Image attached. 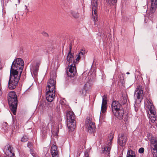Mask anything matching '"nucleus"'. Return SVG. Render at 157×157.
Listing matches in <instances>:
<instances>
[{"mask_svg":"<svg viewBox=\"0 0 157 157\" xmlns=\"http://www.w3.org/2000/svg\"><path fill=\"white\" fill-rule=\"evenodd\" d=\"M24 63L23 60L17 58L12 63L10 69L9 78H20L24 67Z\"/></svg>","mask_w":157,"mask_h":157,"instance_id":"nucleus-1","label":"nucleus"},{"mask_svg":"<svg viewBox=\"0 0 157 157\" xmlns=\"http://www.w3.org/2000/svg\"><path fill=\"white\" fill-rule=\"evenodd\" d=\"M67 61L69 62V65L67 69V75L70 78L73 77L76 74L77 71L73 55L69 52L67 58Z\"/></svg>","mask_w":157,"mask_h":157,"instance_id":"nucleus-2","label":"nucleus"},{"mask_svg":"<svg viewBox=\"0 0 157 157\" xmlns=\"http://www.w3.org/2000/svg\"><path fill=\"white\" fill-rule=\"evenodd\" d=\"M67 118V125L70 130L73 131L75 127V116L71 109L67 110L66 113Z\"/></svg>","mask_w":157,"mask_h":157,"instance_id":"nucleus-3","label":"nucleus"},{"mask_svg":"<svg viewBox=\"0 0 157 157\" xmlns=\"http://www.w3.org/2000/svg\"><path fill=\"white\" fill-rule=\"evenodd\" d=\"M143 96V90L141 86L139 85L137 86L134 94V98L135 100L136 103H140Z\"/></svg>","mask_w":157,"mask_h":157,"instance_id":"nucleus-4","label":"nucleus"},{"mask_svg":"<svg viewBox=\"0 0 157 157\" xmlns=\"http://www.w3.org/2000/svg\"><path fill=\"white\" fill-rule=\"evenodd\" d=\"M98 0H92L91 7L92 9V18L94 22L95 25H96V22L98 21V14L97 13Z\"/></svg>","mask_w":157,"mask_h":157,"instance_id":"nucleus-5","label":"nucleus"},{"mask_svg":"<svg viewBox=\"0 0 157 157\" xmlns=\"http://www.w3.org/2000/svg\"><path fill=\"white\" fill-rule=\"evenodd\" d=\"M113 138V136L112 134L109 135L108 136V140H108L109 141L108 144H107V146L104 147L102 150V152L107 155H109L110 154V151L111 149L112 141Z\"/></svg>","mask_w":157,"mask_h":157,"instance_id":"nucleus-6","label":"nucleus"},{"mask_svg":"<svg viewBox=\"0 0 157 157\" xmlns=\"http://www.w3.org/2000/svg\"><path fill=\"white\" fill-rule=\"evenodd\" d=\"M85 123L86 127L88 129L89 132L92 133L95 131V124L91 121V119L90 117H87Z\"/></svg>","mask_w":157,"mask_h":157,"instance_id":"nucleus-7","label":"nucleus"},{"mask_svg":"<svg viewBox=\"0 0 157 157\" xmlns=\"http://www.w3.org/2000/svg\"><path fill=\"white\" fill-rule=\"evenodd\" d=\"M40 63H37L32 65L30 68L31 74L34 78H37Z\"/></svg>","mask_w":157,"mask_h":157,"instance_id":"nucleus-8","label":"nucleus"},{"mask_svg":"<svg viewBox=\"0 0 157 157\" xmlns=\"http://www.w3.org/2000/svg\"><path fill=\"white\" fill-rule=\"evenodd\" d=\"M56 83L55 79H49L47 83L46 90L56 91Z\"/></svg>","mask_w":157,"mask_h":157,"instance_id":"nucleus-9","label":"nucleus"},{"mask_svg":"<svg viewBox=\"0 0 157 157\" xmlns=\"http://www.w3.org/2000/svg\"><path fill=\"white\" fill-rule=\"evenodd\" d=\"M3 151L8 157H14L13 148L9 144L7 145L5 147Z\"/></svg>","mask_w":157,"mask_h":157,"instance_id":"nucleus-10","label":"nucleus"},{"mask_svg":"<svg viewBox=\"0 0 157 157\" xmlns=\"http://www.w3.org/2000/svg\"><path fill=\"white\" fill-rule=\"evenodd\" d=\"M145 106L149 109L151 113L150 114L155 115V114H157L156 110L154 105L149 100H147L146 102Z\"/></svg>","mask_w":157,"mask_h":157,"instance_id":"nucleus-11","label":"nucleus"},{"mask_svg":"<svg viewBox=\"0 0 157 157\" xmlns=\"http://www.w3.org/2000/svg\"><path fill=\"white\" fill-rule=\"evenodd\" d=\"M151 151L152 152H154L153 156L157 157V140L155 139H153L151 141Z\"/></svg>","mask_w":157,"mask_h":157,"instance_id":"nucleus-12","label":"nucleus"},{"mask_svg":"<svg viewBox=\"0 0 157 157\" xmlns=\"http://www.w3.org/2000/svg\"><path fill=\"white\" fill-rule=\"evenodd\" d=\"M46 97L47 100L49 102H52L55 96L56 91L52 90H46Z\"/></svg>","mask_w":157,"mask_h":157,"instance_id":"nucleus-13","label":"nucleus"},{"mask_svg":"<svg viewBox=\"0 0 157 157\" xmlns=\"http://www.w3.org/2000/svg\"><path fill=\"white\" fill-rule=\"evenodd\" d=\"M92 81L91 79L89 80L84 85L82 91V94L83 96H85L87 93V92L90 90L91 86L92 85Z\"/></svg>","mask_w":157,"mask_h":157,"instance_id":"nucleus-14","label":"nucleus"},{"mask_svg":"<svg viewBox=\"0 0 157 157\" xmlns=\"http://www.w3.org/2000/svg\"><path fill=\"white\" fill-rule=\"evenodd\" d=\"M19 79H9L8 82V87L10 89L12 90L15 88L17 85Z\"/></svg>","mask_w":157,"mask_h":157,"instance_id":"nucleus-15","label":"nucleus"},{"mask_svg":"<svg viewBox=\"0 0 157 157\" xmlns=\"http://www.w3.org/2000/svg\"><path fill=\"white\" fill-rule=\"evenodd\" d=\"M12 99H13V101L15 103L17 102V96L15 93L13 91H10L8 94V101H10V102L11 103Z\"/></svg>","mask_w":157,"mask_h":157,"instance_id":"nucleus-16","label":"nucleus"},{"mask_svg":"<svg viewBox=\"0 0 157 157\" xmlns=\"http://www.w3.org/2000/svg\"><path fill=\"white\" fill-rule=\"evenodd\" d=\"M127 136L124 133L121 134V137L118 139V144L121 146H124L126 144L127 141Z\"/></svg>","mask_w":157,"mask_h":157,"instance_id":"nucleus-17","label":"nucleus"},{"mask_svg":"<svg viewBox=\"0 0 157 157\" xmlns=\"http://www.w3.org/2000/svg\"><path fill=\"white\" fill-rule=\"evenodd\" d=\"M10 103V101H8L10 108L11 111L13 112L14 115H15L17 105V102L16 104L13 101V99H12L11 102V103Z\"/></svg>","mask_w":157,"mask_h":157,"instance_id":"nucleus-18","label":"nucleus"},{"mask_svg":"<svg viewBox=\"0 0 157 157\" xmlns=\"http://www.w3.org/2000/svg\"><path fill=\"white\" fill-rule=\"evenodd\" d=\"M114 115L117 117L119 119H121L122 118L124 114V110L123 108L117 110H116L115 111H113Z\"/></svg>","mask_w":157,"mask_h":157,"instance_id":"nucleus-19","label":"nucleus"},{"mask_svg":"<svg viewBox=\"0 0 157 157\" xmlns=\"http://www.w3.org/2000/svg\"><path fill=\"white\" fill-rule=\"evenodd\" d=\"M111 108L112 112H114L116 110L122 108V107L118 101H114L111 104Z\"/></svg>","mask_w":157,"mask_h":157,"instance_id":"nucleus-20","label":"nucleus"},{"mask_svg":"<svg viewBox=\"0 0 157 157\" xmlns=\"http://www.w3.org/2000/svg\"><path fill=\"white\" fill-rule=\"evenodd\" d=\"M51 152L52 157H59V151L56 145H53L52 146Z\"/></svg>","mask_w":157,"mask_h":157,"instance_id":"nucleus-21","label":"nucleus"},{"mask_svg":"<svg viewBox=\"0 0 157 157\" xmlns=\"http://www.w3.org/2000/svg\"><path fill=\"white\" fill-rule=\"evenodd\" d=\"M102 98V101L101 108V111L102 113H104L106 111L107 108L106 105L107 100L106 97L105 96H103Z\"/></svg>","mask_w":157,"mask_h":157,"instance_id":"nucleus-22","label":"nucleus"},{"mask_svg":"<svg viewBox=\"0 0 157 157\" xmlns=\"http://www.w3.org/2000/svg\"><path fill=\"white\" fill-rule=\"evenodd\" d=\"M150 12L151 13H154L157 8V0H151Z\"/></svg>","mask_w":157,"mask_h":157,"instance_id":"nucleus-23","label":"nucleus"},{"mask_svg":"<svg viewBox=\"0 0 157 157\" xmlns=\"http://www.w3.org/2000/svg\"><path fill=\"white\" fill-rule=\"evenodd\" d=\"M84 53V51L83 50H82V51L79 53L78 55L76 56V58L75 59V60H74V63H78L79 62V60L80 59L81 57L83 56Z\"/></svg>","mask_w":157,"mask_h":157,"instance_id":"nucleus-24","label":"nucleus"},{"mask_svg":"<svg viewBox=\"0 0 157 157\" xmlns=\"http://www.w3.org/2000/svg\"><path fill=\"white\" fill-rule=\"evenodd\" d=\"M88 78H95L96 74L95 72L94 71V68H91L90 69V71L88 73Z\"/></svg>","mask_w":157,"mask_h":157,"instance_id":"nucleus-25","label":"nucleus"},{"mask_svg":"<svg viewBox=\"0 0 157 157\" xmlns=\"http://www.w3.org/2000/svg\"><path fill=\"white\" fill-rule=\"evenodd\" d=\"M127 157H136L135 153L131 150H128V151Z\"/></svg>","mask_w":157,"mask_h":157,"instance_id":"nucleus-26","label":"nucleus"},{"mask_svg":"<svg viewBox=\"0 0 157 157\" xmlns=\"http://www.w3.org/2000/svg\"><path fill=\"white\" fill-rule=\"evenodd\" d=\"M149 117L151 122L152 123H154L157 118V114H155V115L149 114Z\"/></svg>","mask_w":157,"mask_h":157,"instance_id":"nucleus-27","label":"nucleus"},{"mask_svg":"<svg viewBox=\"0 0 157 157\" xmlns=\"http://www.w3.org/2000/svg\"><path fill=\"white\" fill-rule=\"evenodd\" d=\"M127 101V96L126 95L122 96V98L120 100V102L123 104H124Z\"/></svg>","mask_w":157,"mask_h":157,"instance_id":"nucleus-28","label":"nucleus"},{"mask_svg":"<svg viewBox=\"0 0 157 157\" xmlns=\"http://www.w3.org/2000/svg\"><path fill=\"white\" fill-rule=\"evenodd\" d=\"M71 13L72 16L75 18H77L79 17V14L76 11L71 10Z\"/></svg>","mask_w":157,"mask_h":157,"instance_id":"nucleus-29","label":"nucleus"},{"mask_svg":"<svg viewBox=\"0 0 157 157\" xmlns=\"http://www.w3.org/2000/svg\"><path fill=\"white\" fill-rule=\"evenodd\" d=\"M56 77V72L55 71L51 72L50 74V78H55Z\"/></svg>","mask_w":157,"mask_h":157,"instance_id":"nucleus-30","label":"nucleus"},{"mask_svg":"<svg viewBox=\"0 0 157 157\" xmlns=\"http://www.w3.org/2000/svg\"><path fill=\"white\" fill-rule=\"evenodd\" d=\"M117 0H106L107 3L109 4H114L116 3Z\"/></svg>","mask_w":157,"mask_h":157,"instance_id":"nucleus-31","label":"nucleus"},{"mask_svg":"<svg viewBox=\"0 0 157 157\" xmlns=\"http://www.w3.org/2000/svg\"><path fill=\"white\" fill-rule=\"evenodd\" d=\"M28 138L26 136H24L21 138V141L22 142H25L28 141Z\"/></svg>","mask_w":157,"mask_h":157,"instance_id":"nucleus-32","label":"nucleus"},{"mask_svg":"<svg viewBox=\"0 0 157 157\" xmlns=\"http://www.w3.org/2000/svg\"><path fill=\"white\" fill-rule=\"evenodd\" d=\"M30 154L34 157L36 156L37 155V153L33 151V149L30 150Z\"/></svg>","mask_w":157,"mask_h":157,"instance_id":"nucleus-33","label":"nucleus"},{"mask_svg":"<svg viewBox=\"0 0 157 157\" xmlns=\"http://www.w3.org/2000/svg\"><path fill=\"white\" fill-rule=\"evenodd\" d=\"M140 103H136V101H135V104L134 105L135 107V110L136 112L138 110V105Z\"/></svg>","mask_w":157,"mask_h":157,"instance_id":"nucleus-34","label":"nucleus"},{"mask_svg":"<svg viewBox=\"0 0 157 157\" xmlns=\"http://www.w3.org/2000/svg\"><path fill=\"white\" fill-rule=\"evenodd\" d=\"M28 147H29L30 150L33 149V145L32 143L31 142H29L28 143Z\"/></svg>","mask_w":157,"mask_h":157,"instance_id":"nucleus-35","label":"nucleus"},{"mask_svg":"<svg viewBox=\"0 0 157 157\" xmlns=\"http://www.w3.org/2000/svg\"><path fill=\"white\" fill-rule=\"evenodd\" d=\"M144 149L143 148L141 147L139 150V152L140 153H142L144 152Z\"/></svg>","mask_w":157,"mask_h":157,"instance_id":"nucleus-36","label":"nucleus"},{"mask_svg":"<svg viewBox=\"0 0 157 157\" xmlns=\"http://www.w3.org/2000/svg\"><path fill=\"white\" fill-rule=\"evenodd\" d=\"M41 34L43 36L45 37H48V34L45 32H42Z\"/></svg>","mask_w":157,"mask_h":157,"instance_id":"nucleus-37","label":"nucleus"},{"mask_svg":"<svg viewBox=\"0 0 157 157\" xmlns=\"http://www.w3.org/2000/svg\"><path fill=\"white\" fill-rule=\"evenodd\" d=\"M71 49H72V45H71V44L69 45V52H71Z\"/></svg>","mask_w":157,"mask_h":157,"instance_id":"nucleus-38","label":"nucleus"},{"mask_svg":"<svg viewBox=\"0 0 157 157\" xmlns=\"http://www.w3.org/2000/svg\"><path fill=\"white\" fill-rule=\"evenodd\" d=\"M71 81L72 82L74 79H71Z\"/></svg>","mask_w":157,"mask_h":157,"instance_id":"nucleus-39","label":"nucleus"},{"mask_svg":"<svg viewBox=\"0 0 157 157\" xmlns=\"http://www.w3.org/2000/svg\"><path fill=\"white\" fill-rule=\"evenodd\" d=\"M25 6L26 7V9H27V11H28V9H27L26 6V5H25Z\"/></svg>","mask_w":157,"mask_h":157,"instance_id":"nucleus-40","label":"nucleus"},{"mask_svg":"<svg viewBox=\"0 0 157 157\" xmlns=\"http://www.w3.org/2000/svg\"><path fill=\"white\" fill-rule=\"evenodd\" d=\"M126 74H127L128 75V74H130V73H129V72H127Z\"/></svg>","mask_w":157,"mask_h":157,"instance_id":"nucleus-41","label":"nucleus"},{"mask_svg":"<svg viewBox=\"0 0 157 157\" xmlns=\"http://www.w3.org/2000/svg\"><path fill=\"white\" fill-rule=\"evenodd\" d=\"M22 78H25V77H22Z\"/></svg>","mask_w":157,"mask_h":157,"instance_id":"nucleus-42","label":"nucleus"}]
</instances>
